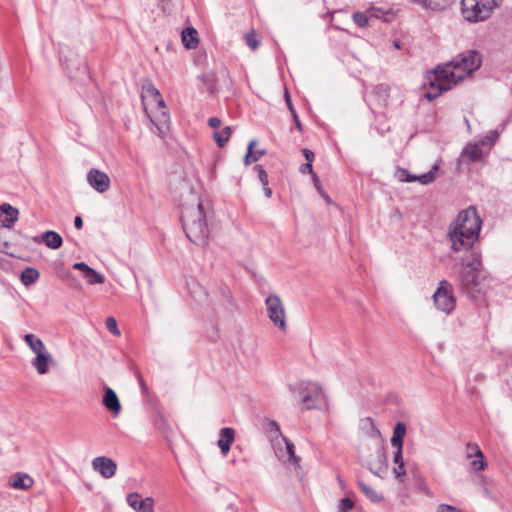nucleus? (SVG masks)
<instances>
[{
	"label": "nucleus",
	"mask_w": 512,
	"mask_h": 512,
	"mask_svg": "<svg viewBox=\"0 0 512 512\" xmlns=\"http://www.w3.org/2000/svg\"><path fill=\"white\" fill-rule=\"evenodd\" d=\"M10 480H32L31 477L25 472L15 473Z\"/></svg>",
	"instance_id": "nucleus-50"
},
{
	"label": "nucleus",
	"mask_w": 512,
	"mask_h": 512,
	"mask_svg": "<svg viewBox=\"0 0 512 512\" xmlns=\"http://www.w3.org/2000/svg\"><path fill=\"white\" fill-rule=\"evenodd\" d=\"M323 398L324 392L322 387L317 384H312L310 387L306 388V393L302 397L304 409L309 410L318 408Z\"/></svg>",
	"instance_id": "nucleus-11"
},
{
	"label": "nucleus",
	"mask_w": 512,
	"mask_h": 512,
	"mask_svg": "<svg viewBox=\"0 0 512 512\" xmlns=\"http://www.w3.org/2000/svg\"><path fill=\"white\" fill-rule=\"evenodd\" d=\"M87 181L99 193H104L110 188L109 176L98 169H91L88 172Z\"/></svg>",
	"instance_id": "nucleus-12"
},
{
	"label": "nucleus",
	"mask_w": 512,
	"mask_h": 512,
	"mask_svg": "<svg viewBox=\"0 0 512 512\" xmlns=\"http://www.w3.org/2000/svg\"><path fill=\"white\" fill-rule=\"evenodd\" d=\"M395 177L401 182H415L416 175L410 174L405 168H398L395 172Z\"/></svg>",
	"instance_id": "nucleus-35"
},
{
	"label": "nucleus",
	"mask_w": 512,
	"mask_h": 512,
	"mask_svg": "<svg viewBox=\"0 0 512 512\" xmlns=\"http://www.w3.org/2000/svg\"><path fill=\"white\" fill-rule=\"evenodd\" d=\"M402 453H403V447L396 448V451L394 453V463L398 465V467L394 468V474H395L396 478H399V477L405 475Z\"/></svg>",
	"instance_id": "nucleus-28"
},
{
	"label": "nucleus",
	"mask_w": 512,
	"mask_h": 512,
	"mask_svg": "<svg viewBox=\"0 0 512 512\" xmlns=\"http://www.w3.org/2000/svg\"><path fill=\"white\" fill-rule=\"evenodd\" d=\"M362 492L374 503H379L383 500V496L378 494L366 482H358Z\"/></svg>",
	"instance_id": "nucleus-30"
},
{
	"label": "nucleus",
	"mask_w": 512,
	"mask_h": 512,
	"mask_svg": "<svg viewBox=\"0 0 512 512\" xmlns=\"http://www.w3.org/2000/svg\"><path fill=\"white\" fill-rule=\"evenodd\" d=\"M437 512H461V510L449 504H440Z\"/></svg>",
	"instance_id": "nucleus-46"
},
{
	"label": "nucleus",
	"mask_w": 512,
	"mask_h": 512,
	"mask_svg": "<svg viewBox=\"0 0 512 512\" xmlns=\"http://www.w3.org/2000/svg\"><path fill=\"white\" fill-rule=\"evenodd\" d=\"M498 5V0H461V11L466 20L477 22L487 19Z\"/></svg>",
	"instance_id": "nucleus-4"
},
{
	"label": "nucleus",
	"mask_w": 512,
	"mask_h": 512,
	"mask_svg": "<svg viewBox=\"0 0 512 512\" xmlns=\"http://www.w3.org/2000/svg\"><path fill=\"white\" fill-rule=\"evenodd\" d=\"M311 178H312V180H313V183H314V185H315L316 189H317L319 192H322V189H321V183H320V180H319V178H318L317 174H316V173H313V174L311 175Z\"/></svg>",
	"instance_id": "nucleus-55"
},
{
	"label": "nucleus",
	"mask_w": 512,
	"mask_h": 512,
	"mask_svg": "<svg viewBox=\"0 0 512 512\" xmlns=\"http://www.w3.org/2000/svg\"><path fill=\"white\" fill-rule=\"evenodd\" d=\"M127 504L136 512H154V499L152 497L142 498L138 492L127 495Z\"/></svg>",
	"instance_id": "nucleus-10"
},
{
	"label": "nucleus",
	"mask_w": 512,
	"mask_h": 512,
	"mask_svg": "<svg viewBox=\"0 0 512 512\" xmlns=\"http://www.w3.org/2000/svg\"><path fill=\"white\" fill-rule=\"evenodd\" d=\"M462 157H466L472 162L480 161L483 157V152L479 144H468L462 151Z\"/></svg>",
	"instance_id": "nucleus-24"
},
{
	"label": "nucleus",
	"mask_w": 512,
	"mask_h": 512,
	"mask_svg": "<svg viewBox=\"0 0 512 512\" xmlns=\"http://www.w3.org/2000/svg\"><path fill=\"white\" fill-rule=\"evenodd\" d=\"M482 220L474 206L459 212L455 221L449 226V240L455 252L469 250L478 239Z\"/></svg>",
	"instance_id": "nucleus-2"
},
{
	"label": "nucleus",
	"mask_w": 512,
	"mask_h": 512,
	"mask_svg": "<svg viewBox=\"0 0 512 512\" xmlns=\"http://www.w3.org/2000/svg\"><path fill=\"white\" fill-rule=\"evenodd\" d=\"M455 0H427L423 4L424 8L431 10H443L452 5Z\"/></svg>",
	"instance_id": "nucleus-31"
},
{
	"label": "nucleus",
	"mask_w": 512,
	"mask_h": 512,
	"mask_svg": "<svg viewBox=\"0 0 512 512\" xmlns=\"http://www.w3.org/2000/svg\"><path fill=\"white\" fill-rule=\"evenodd\" d=\"M0 212L4 215L2 219V227L4 228H12L13 224L18 219L19 211L8 203H3L0 206Z\"/></svg>",
	"instance_id": "nucleus-18"
},
{
	"label": "nucleus",
	"mask_w": 512,
	"mask_h": 512,
	"mask_svg": "<svg viewBox=\"0 0 512 512\" xmlns=\"http://www.w3.org/2000/svg\"><path fill=\"white\" fill-rule=\"evenodd\" d=\"M479 483H480V488H481L482 492L484 493V495L487 498L495 499V497L490 494L489 488L485 485L487 482H479Z\"/></svg>",
	"instance_id": "nucleus-54"
},
{
	"label": "nucleus",
	"mask_w": 512,
	"mask_h": 512,
	"mask_svg": "<svg viewBox=\"0 0 512 512\" xmlns=\"http://www.w3.org/2000/svg\"><path fill=\"white\" fill-rule=\"evenodd\" d=\"M393 46L396 49H401L402 48L401 42L399 40H394L393 41Z\"/></svg>",
	"instance_id": "nucleus-59"
},
{
	"label": "nucleus",
	"mask_w": 512,
	"mask_h": 512,
	"mask_svg": "<svg viewBox=\"0 0 512 512\" xmlns=\"http://www.w3.org/2000/svg\"><path fill=\"white\" fill-rule=\"evenodd\" d=\"M267 314L269 319L281 330L285 331L286 325V314L283 303L279 296L269 295L265 300Z\"/></svg>",
	"instance_id": "nucleus-7"
},
{
	"label": "nucleus",
	"mask_w": 512,
	"mask_h": 512,
	"mask_svg": "<svg viewBox=\"0 0 512 512\" xmlns=\"http://www.w3.org/2000/svg\"><path fill=\"white\" fill-rule=\"evenodd\" d=\"M34 482H8V485L11 488L17 489V490H28L32 487Z\"/></svg>",
	"instance_id": "nucleus-45"
},
{
	"label": "nucleus",
	"mask_w": 512,
	"mask_h": 512,
	"mask_svg": "<svg viewBox=\"0 0 512 512\" xmlns=\"http://www.w3.org/2000/svg\"><path fill=\"white\" fill-rule=\"evenodd\" d=\"M480 272L462 270L459 275L461 290L467 295L474 296L483 290V283L479 280Z\"/></svg>",
	"instance_id": "nucleus-8"
},
{
	"label": "nucleus",
	"mask_w": 512,
	"mask_h": 512,
	"mask_svg": "<svg viewBox=\"0 0 512 512\" xmlns=\"http://www.w3.org/2000/svg\"><path fill=\"white\" fill-rule=\"evenodd\" d=\"M103 390V406L112 414V416H118L122 410V407L116 392L108 386H104Z\"/></svg>",
	"instance_id": "nucleus-15"
},
{
	"label": "nucleus",
	"mask_w": 512,
	"mask_h": 512,
	"mask_svg": "<svg viewBox=\"0 0 512 512\" xmlns=\"http://www.w3.org/2000/svg\"><path fill=\"white\" fill-rule=\"evenodd\" d=\"M74 226L77 229H81L83 227V220L80 216H76L74 219Z\"/></svg>",
	"instance_id": "nucleus-56"
},
{
	"label": "nucleus",
	"mask_w": 512,
	"mask_h": 512,
	"mask_svg": "<svg viewBox=\"0 0 512 512\" xmlns=\"http://www.w3.org/2000/svg\"><path fill=\"white\" fill-rule=\"evenodd\" d=\"M438 170V165H434L430 171L422 175L416 176V181L422 185H427L435 180V173Z\"/></svg>",
	"instance_id": "nucleus-34"
},
{
	"label": "nucleus",
	"mask_w": 512,
	"mask_h": 512,
	"mask_svg": "<svg viewBox=\"0 0 512 512\" xmlns=\"http://www.w3.org/2000/svg\"><path fill=\"white\" fill-rule=\"evenodd\" d=\"M86 487H87V489H88V490H92V485H91V483H86Z\"/></svg>",
	"instance_id": "nucleus-61"
},
{
	"label": "nucleus",
	"mask_w": 512,
	"mask_h": 512,
	"mask_svg": "<svg viewBox=\"0 0 512 512\" xmlns=\"http://www.w3.org/2000/svg\"><path fill=\"white\" fill-rule=\"evenodd\" d=\"M320 193L322 194V196L325 198V200H326L327 202H330V197H329L328 195H326L323 191H322V192H320Z\"/></svg>",
	"instance_id": "nucleus-60"
},
{
	"label": "nucleus",
	"mask_w": 512,
	"mask_h": 512,
	"mask_svg": "<svg viewBox=\"0 0 512 512\" xmlns=\"http://www.w3.org/2000/svg\"><path fill=\"white\" fill-rule=\"evenodd\" d=\"M182 42L187 49H194L198 44V33L193 27H188L182 31Z\"/></svg>",
	"instance_id": "nucleus-22"
},
{
	"label": "nucleus",
	"mask_w": 512,
	"mask_h": 512,
	"mask_svg": "<svg viewBox=\"0 0 512 512\" xmlns=\"http://www.w3.org/2000/svg\"><path fill=\"white\" fill-rule=\"evenodd\" d=\"M203 81L206 83V89L209 94H214L217 90L216 80L212 74H205L202 76Z\"/></svg>",
	"instance_id": "nucleus-37"
},
{
	"label": "nucleus",
	"mask_w": 512,
	"mask_h": 512,
	"mask_svg": "<svg viewBox=\"0 0 512 512\" xmlns=\"http://www.w3.org/2000/svg\"><path fill=\"white\" fill-rule=\"evenodd\" d=\"M208 125L213 129H217L221 126V119L218 117H211L208 120Z\"/></svg>",
	"instance_id": "nucleus-51"
},
{
	"label": "nucleus",
	"mask_w": 512,
	"mask_h": 512,
	"mask_svg": "<svg viewBox=\"0 0 512 512\" xmlns=\"http://www.w3.org/2000/svg\"><path fill=\"white\" fill-rule=\"evenodd\" d=\"M353 20L355 24L361 28H364L368 25V18L362 12H356L353 14Z\"/></svg>",
	"instance_id": "nucleus-41"
},
{
	"label": "nucleus",
	"mask_w": 512,
	"mask_h": 512,
	"mask_svg": "<svg viewBox=\"0 0 512 512\" xmlns=\"http://www.w3.org/2000/svg\"><path fill=\"white\" fill-rule=\"evenodd\" d=\"M154 109L155 111H152V114L148 112L147 115L156 126L159 135L163 136L169 129L170 115L165 103L154 107Z\"/></svg>",
	"instance_id": "nucleus-9"
},
{
	"label": "nucleus",
	"mask_w": 512,
	"mask_h": 512,
	"mask_svg": "<svg viewBox=\"0 0 512 512\" xmlns=\"http://www.w3.org/2000/svg\"><path fill=\"white\" fill-rule=\"evenodd\" d=\"M265 196L270 198L272 196V190L268 186H263Z\"/></svg>",
	"instance_id": "nucleus-58"
},
{
	"label": "nucleus",
	"mask_w": 512,
	"mask_h": 512,
	"mask_svg": "<svg viewBox=\"0 0 512 512\" xmlns=\"http://www.w3.org/2000/svg\"><path fill=\"white\" fill-rule=\"evenodd\" d=\"M285 101H286V104H287V107L289 109V111L291 112V115L293 117V121L295 123V126L297 128L298 131L302 132L303 128H302V124L300 122V119L298 117V114L291 102V99H290V95L288 93V91L286 90L285 91Z\"/></svg>",
	"instance_id": "nucleus-32"
},
{
	"label": "nucleus",
	"mask_w": 512,
	"mask_h": 512,
	"mask_svg": "<svg viewBox=\"0 0 512 512\" xmlns=\"http://www.w3.org/2000/svg\"><path fill=\"white\" fill-rule=\"evenodd\" d=\"M360 429L370 438H380L381 432L371 417L360 419Z\"/></svg>",
	"instance_id": "nucleus-20"
},
{
	"label": "nucleus",
	"mask_w": 512,
	"mask_h": 512,
	"mask_svg": "<svg viewBox=\"0 0 512 512\" xmlns=\"http://www.w3.org/2000/svg\"><path fill=\"white\" fill-rule=\"evenodd\" d=\"M235 438V431L233 428L225 427L220 430V438L218 440V446L222 452V454L226 455L230 446L233 443Z\"/></svg>",
	"instance_id": "nucleus-19"
},
{
	"label": "nucleus",
	"mask_w": 512,
	"mask_h": 512,
	"mask_svg": "<svg viewBox=\"0 0 512 512\" xmlns=\"http://www.w3.org/2000/svg\"><path fill=\"white\" fill-rule=\"evenodd\" d=\"M303 155L309 163H312L315 158L314 152L307 148L303 149Z\"/></svg>",
	"instance_id": "nucleus-52"
},
{
	"label": "nucleus",
	"mask_w": 512,
	"mask_h": 512,
	"mask_svg": "<svg viewBox=\"0 0 512 512\" xmlns=\"http://www.w3.org/2000/svg\"><path fill=\"white\" fill-rule=\"evenodd\" d=\"M92 467L103 478H111L115 475L117 465L114 460L106 456H99L92 460Z\"/></svg>",
	"instance_id": "nucleus-13"
},
{
	"label": "nucleus",
	"mask_w": 512,
	"mask_h": 512,
	"mask_svg": "<svg viewBox=\"0 0 512 512\" xmlns=\"http://www.w3.org/2000/svg\"><path fill=\"white\" fill-rule=\"evenodd\" d=\"M245 41L248 47L252 50H256L260 44V41L256 38L255 34L248 33L245 35Z\"/></svg>",
	"instance_id": "nucleus-42"
},
{
	"label": "nucleus",
	"mask_w": 512,
	"mask_h": 512,
	"mask_svg": "<svg viewBox=\"0 0 512 512\" xmlns=\"http://www.w3.org/2000/svg\"><path fill=\"white\" fill-rule=\"evenodd\" d=\"M105 324L110 333H112L114 336H120L121 332L114 317H108L105 321Z\"/></svg>",
	"instance_id": "nucleus-39"
},
{
	"label": "nucleus",
	"mask_w": 512,
	"mask_h": 512,
	"mask_svg": "<svg viewBox=\"0 0 512 512\" xmlns=\"http://www.w3.org/2000/svg\"><path fill=\"white\" fill-rule=\"evenodd\" d=\"M481 267H482V263H481L480 255L477 253H472L471 258L464 264L463 270L480 272Z\"/></svg>",
	"instance_id": "nucleus-29"
},
{
	"label": "nucleus",
	"mask_w": 512,
	"mask_h": 512,
	"mask_svg": "<svg viewBox=\"0 0 512 512\" xmlns=\"http://www.w3.org/2000/svg\"><path fill=\"white\" fill-rule=\"evenodd\" d=\"M339 483H340V484H341V486L344 488V483H345V482L340 481Z\"/></svg>",
	"instance_id": "nucleus-63"
},
{
	"label": "nucleus",
	"mask_w": 512,
	"mask_h": 512,
	"mask_svg": "<svg viewBox=\"0 0 512 512\" xmlns=\"http://www.w3.org/2000/svg\"><path fill=\"white\" fill-rule=\"evenodd\" d=\"M72 267H73V269H75V270H80V271L83 273V275H84L85 273H87V272L89 271V269L91 268V267H89V266H88L86 263H84V262H77V263H74Z\"/></svg>",
	"instance_id": "nucleus-48"
},
{
	"label": "nucleus",
	"mask_w": 512,
	"mask_h": 512,
	"mask_svg": "<svg viewBox=\"0 0 512 512\" xmlns=\"http://www.w3.org/2000/svg\"><path fill=\"white\" fill-rule=\"evenodd\" d=\"M142 101L146 113H148V106L154 108L165 103L159 90L153 84H148L143 87Z\"/></svg>",
	"instance_id": "nucleus-14"
},
{
	"label": "nucleus",
	"mask_w": 512,
	"mask_h": 512,
	"mask_svg": "<svg viewBox=\"0 0 512 512\" xmlns=\"http://www.w3.org/2000/svg\"><path fill=\"white\" fill-rule=\"evenodd\" d=\"M83 276L86 278L87 282L91 285L103 284L105 281L104 276L102 274L98 273L93 268H90L89 271L87 273H85Z\"/></svg>",
	"instance_id": "nucleus-33"
},
{
	"label": "nucleus",
	"mask_w": 512,
	"mask_h": 512,
	"mask_svg": "<svg viewBox=\"0 0 512 512\" xmlns=\"http://www.w3.org/2000/svg\"><path fill=\"white\" fill-rule=\"evenodd\" d=\"M434 304L438 310L450 314L456 306V299L452 293V285L442 280L433 295Z\"/></svg>",
	"instance_id": "nucleus-6"
},
{
	"label": "nucleus",
	"mask_w": 512,
	"mask_h": 512,
	"mask_svg": "<svg viewBox=\"0 0 512 512\" xmlns=\"http://www.w3.org/2000/svg\"><path fill=\"white\" fill-rule=\"evenodd\" d=\"M60 60L69 78L82 82L89 78L88 67L84 59L69 48L62 49Z\"/></svg>",
	"instance_id": "nucleus-5"
},
{
	"label": "nucleus",
	"mask_w": 512,
	"mask_h": 512,
	"mask_svg": "<svg viewBox=\"0 0 512 512\" xmlns=\"http://www.w3.org/2000/svg\"><path fill=\"white\" fill-rule=\"evenodd\" d=\"M136 377H137V380L139 382V385H140L142 393L143 394H148V392H149L148 386L146 385V383H145L142 375L140 374V372H136Z\"/></svg>",
	"instance_id": "nucleus-47"
},
{
	"label": "nucleus",
	"mask_w": 512,
	"mask_h": 512,
	"mask_svg": "<svg viewBox=\"0 0 512 512\" xmlns=\"http://www.w3.org/2000/svg\"><path fill=\"white\" fill-rule=\"evenodd\" d=\"M466 456L468 459L473 457L477 458L471 461V468L474 471H481L487 466V462L484 460V455L476 443H467L466 445Z\"/></svg>",
	"instance_id": "nucleus-16"
},
{
	"label": "nucleus",
	"mask_w": 512,
	"mask_h": 512,
	"mask_svg": "<svg viewBox=\"0 0 512 512\" xmlns=\"http://www.w3.org/2000/svg\"><path fill=\"white\" fill-rule=\"evenodd\" d=\"M265 154H266L265 149H256L255 151H253V156L251 157V163L258 161L260 159V157H262Z\"/></svg>",
	"instance_id": "nucleus-49"
},
{
	"label": "nucleus",
	"mask_w": 512,
	"mask_h": 512,
	"mask_svg": "<svg viewBox=\"0 0 512 512\" xmlns=\"http://www.w3.org/2000/svg\"><path fill=\"white\" fill-rule=\"evenodd\" d=\"M232 134V129L230 126L224 127L221 131H215L212 135L214 141L217 143L219 147H224L228 142L230 136Z\"/></svg>",
	"instance_id": "nucleus-27"
},
{
	"label": "nucleus",
	"mask_w": 512,
	"mask_h": 512,
	"mask_svg": "<svg viewBox=\"0 0 512 512\" xmlns=\"http://www.w3.org/2000/svg\"><path fill=\"white\" fill-rule=\"evenodd\" d=\"M267 431L270 433L271 436L274 437H278L281 435L279 425L276 423V421L273 420H270L268 422Z\"/></svg>",
	"instance_id": "nucleus-43"
},
{
	"label": "nucleus",
	"mask_w": 512,
	"mask_h": 512,
	"mask_svg": "<svg viewBox=\"0 0 512 512\" xmlns=\"http://www.w3.org/2000/svg\"><path fill=\"white\" fill-rule=\"evenodd\" d=\"M24 341L35 354L46 350L43 341L34 334H26Z\"/></svg>",
	"instance_id": "nucleus-25"
},
{
	"label": "nucleus",
	"mask_w": 512,
	"mask_h": 512,
	"mask_svg": "<svg viewBox=\"0 0 512 512\" xmlns=\"http://www.w3.org/2000/svg\"><path fill=\"white\" fill-rule=\"evenodd\" d=\"M406 434V425L404 422H397L393 429L391 445L394 448L403 447V441Z\"/></svg>",
	"instance_id": "nucleus-21"
},
{
	"label": "nucleus",
	"mask_w": 512,
	"mask_h": 512,
	"mask_svg": "<svg viewBox=\"0 0 512 512\" xmlns=\"http://www.w3.org/2000/svg\"><path fill=\"white\" fill-rule=\"evenodd\" d=\"M354 507V501L350 497H344L339 501L337 512H349Z\"/></svg>",
	"instance_id": "nucleus-38"
},
{
	"label": "nucleus",
	"mask_w": 512,
	"mask_h": 512,
	"mask_svg": "<svg viewBox=\"0 0 512 512\" xmlns=\"http://www.w3.org/2000/svg\"><path fill=\"white\" fill-rule=\"evenodd\" d=\"M160 421L163 425H165V420L160 417Z\"/></svg>",
	"instance_id": "nucleus-62"
},
{
	"label": "nucleus",
	"mask_w": 512,
	"mask_h": 512,
	"mask_svg": "<svg viewBox=\"0 0 512 512\" xmlns=\"http://www.w3.org/2000/svg\"><path fill=\"white\" fill-rule=\"evenodd\" d=\"M51 360L49 353L44 350L43 352L37 353L33 361V366L36 368L39 374H45L48 371V362Z\"/></svg>",
	"instance_id": "nucleus-23"
},
{
	"label": "nucleus",
	"mask_w": 512,
	"mask_h": 512,
	"mask_svg": "<svg viewBox=\"0 0 512 512\" xmlns=\"http://www.w3.org/2000/svg\"><path fill=\"white\" fill-rule=\"evenodd\" d=\"M34 241L37 243L43 241L50 249H58L63 244L61 235L52 230L44 232L40 237H35Z\"/></svg>",
	"instance_id": "nucleus-17"
},
{
	"label": "nucleus",
	"mask_w": 512,
	"mask_h": 512,
	"mask_svg": "<svg viewBox=\"0 0 512 512\" xmlns=\"http://www.w3.org/2000/svg\"><path fill=\"white\" fill-rule=\"evenodd\" d=\"M39 271L33 267H26L21 273V281L25 286L35 283L39 279Z\"/></svg>",
	"instance_id": "nucleus-26"
},
{
	"label": "nucleus",
	"mask_w": 512,
	"mask_h": 512,
	"mask_svg": "<svg viewBox=\"0 0 512 512\" xmlns=\"http://www.w3.org/2000/svg\"><path fill=\"white\" fill-rule=\"evenodd\" d=\"M285 445H286V452L288 454V459L290 462H292L294 465H298L300 458L295 455V446L294 444L288 440L287 438H284Z\"/></svg>",
	"instance_id": "nucleus-36"
},
{
	"label": "nucleus",
	"mask_w": 512,
	"mask_h": 512,
	"mask_svg": "<svg viewBox=\"0 0 512 512\" xmlns=\"http://www.w3.org/2000/svg\"><path fill=\"white\" fill-rule=\"evenodd\" d=\"M482 64L481 54L477 50H467L446 63L444 66H438L427 76L429 89L425 97L432 101L440 96L444 91L452 89L465 77L469 76L480 68Z\"/></svg>",
	"instance_id": "nucleus-1"
},
{
	"label": "nucleus",
	"mask_w": 512,
	"mask_h": 512,
	"mask_svg": "<svg viewBox=\"0 0 512 512\" xmlns=\"http://www.w3.org/2000/svg\"><path fill=\"white\" fill-rule=\"evenodd\" d=\"M191 204L181 207V221L187 238L196 245L205 246L208 243L210 230L207 215L200 198L191 193Z\"/></svg>",
	"instance_id": "nucleus-3"
},
{
	"label": "nucleus",
	"mask_w": 512,
	"mask_h": 512,
	"mask_svg": "<svg viewBox=\"0 0 512 512\" xmlns=\"http://www.w3.org/2000/svg\"><path fill=\"white\" fill-rule=\"evenodd\" d=\"M300 171L302 173H309L310 175H312L314 172L313 170V166H312V163H309V162H306L305 164H303L300 168Z\"/></svg>",
	"instance_id": "nucleus-53"
},
{
	"label": "nucleus",
	"mask_w": 512,
	"mask_h": 512,
	"mask_svg": "<svg viewBox=\"0 0 512 512\" xmlns=\"http://www.w3.org/2000/svg\"><path fill=\"white\" fill-rule=\"evenodd\" d=\"M256 145V140H251L247 147V153L244 157V163L245 165L251 164V157L253 156L254 147Z\"/></svg>",
	"instance_id": "nucleus-44"
},
{
	"label": "nucleus",
	"mask_w": 512,
	"mask_h": 512,
	"mask_svg": "<svg viewBox=\"0 0 512 512\" xmlns=\"http://www.w3.org/2000/svg\"><path fill=\"white\" fill-rule=\"evenodd\" d=\"M387 470V467H380L379 470L377 472L374 473L375 476L377 477H380V478H383L384 476L382 475V472L383 471H386Z\"/></svg>",
	"instance_id": "nucleus-57"
},
{
	"label": "nucleus",
	"mask_w": 512,
	"mask_h": 512,
	"mask_svg": "<svg viewBox=\"0 0 512 512\" xmlns=\"http://www.w3.org/2000/svg\"><path fill=\"white\" fill-rule=\"evenodd\" d=\"M254 170L257 172V176L262 186H268V174L261 165H256Z\"/></svg>",
	"instance_id": "nucleus-40"
}]
</instances>
